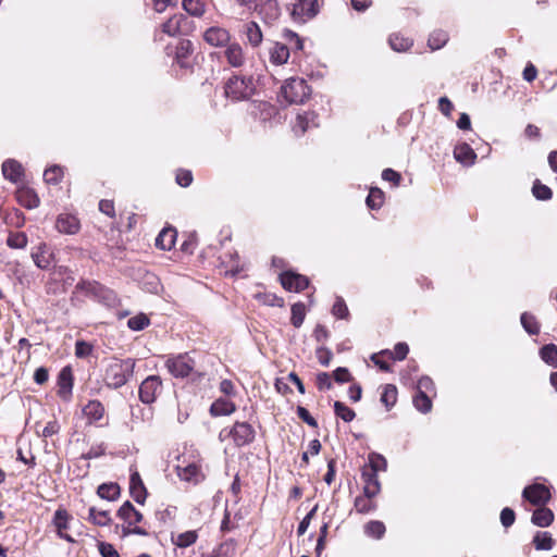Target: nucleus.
<instances>
[{
  "instance_id": "nucleus-36",
  "label": "nucleus",
  "mask_w": 557,
  "mask_h": 557,
  "mask_svg": "<svg viewBox=\"0 0 557 557\" xmlns=\"http://www.w3.org/2000/svg\"><path fill=\"white\" fill-rule=\"evenodd\" d=\"M374 497H367L364 494L356 497L354 507L359 513H369L376 509Z\"/></svg>"
},
{
  "instance_id": "nucleus-45",
  "label": "nucleus",
  "mask_w": 557,
  "mask_h": 557,
  "mask_svg": "<svg viewBox=\"0 0 557 557\" xmlns=\"http://www.w3.org/2000/svg\"><path fill=\"white\" fill-rule=\"evenodd\" d=\"M540 356L545 363L555 366L557 363V346L554 344L544 345L540 349Z\"/></svg>"
},
{
  "instance_id": "nucleus-59",
  "label": "nucleus",
  "mask_w": 557,
  "mask_h": 557,
  "mask_svg": "<svg viewBox=\"0 0 557 557\" xmlns=\"http://www.w3.org/2000/svg\"><path fill=\"white\" fill-rule=\"evenodd\" d=\"M98 550L102 557H120V554L115 547L107 542H99Z\"/></svg>"
},
{
  "instance_id": "nucleus-40",
  "label": "nucleus",
  "mask_w": 557,
  "mask_h": 557,
  "mask_svg": "<svg viewBox=\"0 0 557 557\" xmlns=\"http://www.w3.org/2000/svg\"><path fill=\"white\" fill-rule=\"evenodd\" d=\"M383 202H384V193L377 187H372L369 191L367 199H366L367 206L371 210H377L383 206Z\"/></svg>"
},
{
  "instance_id": "nucleus-46",
  "label": "nucleus",
  "mask_w": 557,
  "mask_h": 557,
  "mask_svg": "<svg viewBox=\"0 0 557 557\" xmlns=\"http://www.w3.org/2000/svg\"><path fill=\"white\" fill-rule=\"evenodd\" d=\"M183 9L193 16H201L205 13V4L201 0H183Z\"/></svg>"
},
{
  "instance_id": "nucleus-50",
  "label": "nucleus",
  "mask_w": 557,
  "mask_h": 557,
  "mask_svg": "<svg viewBox=\"0 0 557 557\" xmlns=\"http://www.w3.org/2000/svg\"><path fill=\"white\" fill-rule=\"evenodd\" d=\"M150 324L149 318L145 313H139L135 317H132L127 321V326L132 331H143Z\"/></svg>"
},
{
  "instance_id": "nucleus-9",
  "label": "nucleus",
  "mask_w": 557,
  "mask_h": 557,
  "mask_svg": "<svg viewBox=\"0 0 557 557\" xmlns=\"http://www.w3.org/2000/svg\"><path fill=\"white\" fill-rule=\"evenodd\" d=\"M282 286L289 292H301L309 285V278L294 271H285L280 275Z\"/></svg>"
},
{
  "instance_id": "nucleus-31",
  "label": "nucleus",
  "mask_w": 557,
  "mask_h": 557,
  "mask_svg": "<svg viewBox=\"0 0 557 557\" xmlns=\"http://www.w3.org/2000/svg\"><path fill=\"white\" fill-rule=\"evenodd\" d=\"M83 412L88 420L99 421L103 417L104 408L100 401L90 400L86 406H84Z\"/></svg>"
},
{
  "instance_id": "nucleus-3",
  "label": "nucleus",
  "mask_w": 557,
  "mask_h": 557,
  "mask_svg": "<svg viewBox=\"0 0 557 557\" xmlns=\"http://www.w3.org/2000/svg\"><path fill=\"white\" fill-rule=\"evenodd\" d=\"M255 92L256 85L252 76L234 75L224 86L225 97L233 101L248 100Z\"/></svg>"
},
{
  "instance_id": "nucleus-54",
  "label": "nucleus",
  "mask_w": 557,
  "mask_h": 557,
  "mask_svg": "<svg viewBox=\"0 0 557 557\" xmlns=\"http://www.w3.org/2000/svg\"><path fill=\"white\" fill-rule=\"evenodd\" d=\"M332 314L338 319H347L349 315L348 308L345 300L342 297H337L333 307Z\"/></svg>"
},
{
  "instance_id": "nucleus-30",
  "label": "nucleus",
  "mask_w": 557,
  "mask_h": 557,
  "mask_svg": "<svg viewBox=\"0 0 557 557\" xmlns=\"http://www.w3.org/2000/svg\"><path fill=\"white\" fill-rule=\"evenodd\" d=\"M245 35L252 47H258L262 42V32L256 22H249L245 25Z\"/></svg>"
},
{
  "instance_id": "nucleus-12",
  "label": "nucleus",
  "mask_w": 557,
  "mask_h": 557,
  "mask_svg": "<svg viewBox=\"0 0 557 557\" xmlns=\"http://www.w3.org/2000/svg\"><path fill=\"white\" fill-rule=\"evenodd\" d=\"M203 40L212 47H222L228 44L231 36L227 29L212 26L203 33Z\"/></svg>"
},
{
  "instance_id": "nucleus-2",
  "label": "nucleus",
  "mask_w": 557,
  "mask_h": 557,
  "mask_svg": "<svg viewBox=\"0 0 557 557\" xmlns=\"http://www.w3.org/2000/svg\"><path fill=\"white\" fill-rule=\"evenodd\" d=\"M310 95L311 88L304 78L290 77L282 85L278 97L287 104H301Z\"/></svg>"
},
{
  "instance_id": "nucleus-35",
  "label": "nucleus",
  "mask_w": 557,
  "mask_h": 557,
  "mask_svg": "<svg viewBox=\"0 0 557 557\" xmlns=\"http://www.w3.org/2000/svg\"><path fill=\"white\" fill-rule=\"evenodd\" d=\"M363 530L367 536L380 540L384 536L386 528L382 521L371 520L364 524Z\"/></svg>"
},
{
  "instance_id": "nucleus-41",
  "label": "nucleus",
  "mask_w": 557,
  "mask_h": 557,
  "mask_svg": "<svg viewBox=\"0 0 557 557\" xmlns=\"http://www.w3.org/2000/svg\"><path fill=\"white\" fill-rule=\"evenodd\" d=\"M381 401L389 410L397 401V388L392 384H387L384 386Z\"/></svg>"
},
{
  "instance_id": "nucleus-17",
  "label": "nucleus",
  "mask_w": 557,
  "mask_h": 557,
  "mask_svg": "<svg viewBox=\"0 0 557 557\" xmlns=\"http://www.w3.org/2000/svg\"><path fill=\"white\" fill-rule=\"evenodd\" d=\"M16 199L21 206L26 209H35L40 200L36 191L29 187H22L16 191Z\"/></svg>"
},
{
  "instance_id": "nucleus-22",
  "label": "nucleus",
  "mask_w": 557,
  "mask_h": 557,
  "mask_svg": "<svg viewBox=\"0 0 557 557\" xmlns=\"http://www.w3.org/2000/svg\"><path fill=\"white\" fill-rule=\"evenodd\" d=\"M58 384H59V395L62 398H66L73 387V374L70 367H64L58 376Z\"/></svg>"
},
{
  "instance_id": "nucleus-25",
  "label": "nucleus",
  "mask_w": 557,
  "mask_h": 557,
  "mask_svg": "<svg viewBox=\"0 0 557 557\" xmlns=\"http://www.w3.org/2000/svg\"><path fill=\"white\" fill-rule=\"evenodd\" d=\"M259 14L265 23L271 24L276 21L281 14L277 0H267L260 8Z\"/></svg>"
},
{
  "instance_id": "nucleus-64",
  "label": "nucleus",
  "mask_w": 557,
  "mask_h": 557,
  "mask_svg": "<svg viewBox=\"0 0 557 557\" xmlns=\"http://www.w3.org/2000/svg\"><path fill=\"white\" fill-rule=\"evenodd\" d=\"M160 286H161L160 281L156 275H153V274L146 275L145 287H146L147 292L157 294L160 289Z\"/></svg>"
},
{
  "instance_id": "nucleus-32",
  "label": "nucleus",
  "mask_w": 557,
  "mask_h": 557,
  "mask_svg": "<svg viewBox=\"0 0 557 557\" xmlns=\"http://www.w3.org/2000/svg\"><path fill=\"white\" fill-rule=\"evenodd\" d=\"M100 498L107 500H115L120 496V486L116 483H102L97 488Z\"/></svg>"
},
{
  "instance_id": "nucleus-15",
  "label": "nucleus",
  "mask_w": 557,
  "mask_h": 557,
  "mask_svg": "<svg viewBox=\"0 0 557 557\" xmlns=\"http://www.w3.org/2000/svg\"><path fill=\"white\" fill-rule=\"evenodd\" d=\"M116 515L121 520H123L128 525H136L144 519L141 512L138 511L129 500H126L119 508Z\"/></svg>"
},
{
  "instance_id": "nucleus-1",
  "label": "nucleus",
  "mask_w": 557,
  "mask_h": 557,
  "mask_svg": "<svg viewBox=\"0 0 557 557\" xmlns=\"http://www.w3.org/2000/svg\"><path fill=\"white\" fill-rule=\"evenodd\" d=\"M135 360L114 359L107 368L104 381L108 387L120 388L134 375Z\"/></svg>"
},
{
  "instance_id": "nucleus-56",
  "label": "nucleus",
  "mask_w": 557,
  "mask_h": 557,
  "mask_svg": "<svg viewBox=\"0 0 557 557\" xmlns=\"http://www.w3.org/2000/svg\"><path fill=\"white\" fill-rule=\"evenodd\" d=\"M67 522H69V515H67L66 510L58 509L53 516V523H54L55 528L58 529V533H60L62 530L67 529Z\"/></svg>"
},
{
  "instance_id": "nucleus-51",
  "label": "nucleus",
  "mask_w": 557,
  "mask_h": 557,
  "mask_svg": "<svg viewBox=\"0 0 557 557\" xmlns=\"http://www.w3.org/2000/svg\"><path fill=\"white\" fill-rule=\"evenodd\" d=\"M408 352H409V346L404 342L397 343L395 345L393 351H391V350L381 351L382 355L386 354L394 360H399V361L404 360L407 357Z\"/></svg>"
},
{
  "instance_id": "nucleus-8",
  "label": "nucleus",
  "mask_w": 557,
  "mask_h": 557,
  "mask_svg": "<svg viewBox=\"0 0 557 557\" xmlns=\"http://www.w3.org/2000/svg\"><path fill=\"white\" fill-rule=\"evenodd\" d=\"M190 21L184 14H174L161 26L164 34L175 37L186 35L189 29Z\"/></svg>"
},
{
  "instance_id": "nucleus-33",
  "label": "nucleus",
  "mask_w": 557,
  "mask_h": 557,
  "mask_svg": "<svg viewBox=\"0 0 557 557\" xmlns=\"http://www.w3.org/2000/svg\"><path fill=\"white\" fill-rule=\"evenodd\" d=\"M555 544L549 532L537 531L533 537V545L537 550H550Z\"/></svg>"
},
{
  "instance_id": "nucleus-18",
  "label": "nucleus",
  "mask_w": 557,
  "mask_h": 557,
  "mask_svg": "<svg viewBox=\"0 0 557 557\" xmlns=\"http://www.w3.org/2000/svg\"><path fill=\"white\" fill-rule=\"evenodd\" d=\"M55 228L60 233L73 235L79 230V222L74 215L61 214L55 221Z\"/></svg>"
},
{
  "instance_id": "nucleus-52",
  "label": "nucleus",
  "mask_w": 557,
  "mask_h": 557,
  "mask_svg": "<svg viewBox=\"0 0 557 557\" xmlns=\"http://www.w3.org/2000/svg\"><path fill=\"white\" fill-rule=\"evenodd\" d=\"M282 37L290 46L289 48L296 50H301L304 48L302 39L297 33L285 28L282 33Z\"/></svg>"
},
{
  "instance_id": "nucleus-26",
  "label": "nucleus",
  "mask_w": 557,
  "mask_h": 557,
  "mask_svg": "<svg viewBox=\"0 0 557 557\" xmlns=\"http://www.w3.org/2000/svg\"><path fill=\"white\" fill-rule=\"evenodd\" d=\"M194 47L190 40L183 39L178 42L175 52V60L181 67H188L189 64L186 61L193 53Z\"/></svg>"
},
{
  "instance_id": "nucleus-24",
  "label": "nucleus",
  "mask_w": 557,
  "mask_h": 557,
  "mask_svg": "<svg viewBox=\"0 0 557 557\" xmlns=\"http://www.w3.org/2000/svg\"><path fill=\"white\" fill-rule=\"evenodd\" d=\"M290 48L286 44L274 42L270 49V61L275 65L285 64L289 59Z\"/></svg>"
},
{
  "instance_id": "nucleus-43",
  "label": "nucleus",
  "mask_w": 557,
  "mask_h": 557,
  "mask_svg": "<svg viewBox=\"0 0 557 557\" xmlns=\"http://www.w3.org/2000/svg\"><path fill=\"white\" fill-rule=\"evenodd\" d=\"M521 325L530 335H536L540 332V325L535 317L529 312H523L520 318Z\"/></svg>"
},
{
  "instance_id": "nucleus-23",
  "label": "nucleus",
  "mask_w": 557,
  "mask_h": 557,
  "mask_svg": "<svg viewBox=\"0 0 557 557\" xmlns=\"http://www.w3.org/2000/svg\"><path fill=\"white\" fill-rule=\"evenodd\" d=\"M531 521L540 528L549 527L554 521V512L544 506H539L532 513Z\"/></svg>"
},
{
  "instance_id": "nucleus-37",
  "label": "nucleus",
  "mask_w": 557,
  "mask_h": 557,
  "mask_svg": "<svg viewBox=\"0 0 557 557\" xmlns=\"http://www.w3.org/2000/svg\"><path fill=\"white\" fill-rule=\"evenodd\" d=\"M88 512L89 520L99 527L109 525L112 521L110 512L108 510H98L95 507H90Z\"/></svg>"
},
{
  "instance_id": "nucleus-5",
  "label": "nucleus",
  "mask_w": 557,
  "mask_h": 557,
  "mask_svg": "<svg viewBox=\"0 0 557 557\" xmlns=\"http://www.w3.org/2000/svg\"><path fill=\"white\" fill-rule=\"evenodd\" d=\"M227 436L232 437L235 446L243 447L253 442L256 431L248 422H235L227 431Z\"/></svg>"
},
{
  "instance_id": "nucleus-4",
  "label": "nucleus",
  "mask_w": 557,
  "mask_h": 557,
  "mask_svg": "<svg viewBox=\"0 0 557 557\" xmlns=\"http://www.w3.org/2000/svg\"><path fill=\"white\" fill-rule=\"evenodd\" d=\"M165 367L173 376L183 379L193 372L195 360L187 352L180 354L170 356L165 361Z\"/></svg>"
},
{
  "instance_id": "nucleus-21",
  "label": "nucleus",
  "mask_w": 557,
  "mask_h": 557,
  "mask_svg": "<svg viewBox=\"0 0 557 557\" xmlns=\"http://www.w3.org/2000/svg\"><path fill=\"white\" fill-rule=\"evenodd\" d=\"M456 161L463 165H472L476 159L474 150L466 143L459 144L454 149Z\"/></svg>"
},
{
  "instance_id": "nucleus-11",
  "label": "nucleus",
  "mask_w": 557,
  "mask_h": 557,
  "mask_svg": "<svg viewBox=\"0 0 557 557\" xmlns=\"http://www.w3.org/2000/svg\"><path fill=\"white\" fill-rule=\"evenodd\" d=\"M318 12L317 0H296L293 5L292 14L295 20L305 21L314 17Z\"/></svg>"
},
{
  "instance_id": "nucleus-48",
  "label": "nucleus",
  "mask_w": 557,
  "mask_h": 557,
  "mask_svg": "<svg viewBox=\"0 0 557 557\" xmlns=\"http://www.w3.org/2000/svg\"><path fill=\"white\" fill-rule=\"evenodd\" d=\"M306 317V307L302 302H296L292 306L290 322L295 327H300Z\"/></svg>"
},
{
  "instance_id": "nucleus-28",
  "label": "nucleus",
  "mask_w": 557,
  "mask_h": 557,
  "mask_svg": "<svg viewBox=\"0 0 557 557\" xmlns=\"http://www.w3.org/2000/svg\"><path fill=\"white\" fill-rule=\"evenodd\" d=\"M176 232L173 228L162 230L156 238V246L162 250H170L175 244Z\"/></svg>"
},
{
  "instance_id": "nucleus-47",
  "label": "nucleus",
  "mask_w": 557,
  "mask_h": 557,
  "mask_svg": "<svg viewBox=\"0 0 557 557\" xmlns=\"http://www.w3.org/2000/svg\"><path fill=\"white\" fill-rule=\"evenodd\" d=\"M386 468H387V461L382 455H380L377 453H371L369 455L368 471H374V473L377 474L379 471H385Z\"/></svg>"
},
{
  "instance_id": "nucleus-49",
  "label": "nucleus",
  "mask_w": 557,
  "mask_h": 557,
  "mask_svg": "<svg viewBox=\"0 0 557 557\" xmlns=\"http://www.w3.org/2000/svg\"><path fill=\"white\" fill-rule=\"evenodd\" d=\"M63 176V169L60 165H51L50 168L46 169L44 172V180L48 184H58L61 182Z\"/></svg>"
},
{
  "instance_id": "nucleus-44",
  "label": "nucleus",
  "mask_w": 557,
  "mask_h": 557,
  "mask_svg": "<svg viewBox=\"0 0 557 557\" xmlns=\"http://www.w3.org/2000/svg\"><path fill=\"white\" fill-rule=\"evenodd\" d=\"M334 412L336 417L342 419L344 422H351L356 417V413L351 408L338 400L334 403Z\"/></svg>"
},
{
  "instance_id": "nucleus-27",
  "label": "nucleus",
  "mask_w": 557,
  "mask_h": 557,
  "mask_svg": "<svg viewBox=\"0 0 557 557\" xmlns=\"http://www.w3.org/2000/svg\"><path fill=\"white\" fill-rule=\"evenodd\" d=\"M236 410L234 403L225 398H219L212 403L210 413L213 417L228 416Z\"/></svg>"
},
{
  "instance_id": "nucleus-42",
  "label": "nucleus",
  "mask_w": 557,
  "mask_h": 557,
  "mask_svg": "<svg viewBox=\"0 0 557 557\" xmlns=\"http://www.w3.org/2000/svg\"><path fill=\"white\" fill-rule=\"evenodd\" d=\"M27 243V236L23 232H11L7 238V245L13 249H23Z\"/></svg>"
},
{
  "instance_id": "nucleus-29",
  "label": "nucleus",
  "mask_w": 557,
  "mask_h": 557,
  "mask_svg": "<svg viewBox=\"0 0 557 557\" xmlns=\"http://www.w3.org/2000/svg\"><path fill=\"white\" fill-rule=\"evenodd\" d=\"M198 539V533L195 530H189L183 533L177 534L176 536L172 535V543L178 548H187L196 543Z\"/></svg>"
},
{
  "instance_id": "nucleus-60",
  "label": "nucleus",
  "mask_w": 557,
  "mask_h": 557,
  "mask_svg": "<svg viewBox=\"0 0 557 557\" xmlns=\"http://www.w3.org/2000/svg\"><path fill=\"white\" fill-rule=\"evenodd\" d=\"M176 183L182 187H188L193 183V174L189 170H178L175 177Z\"/></svg>"
},
{
  "instance_id": "nucleus-55",
  "label": "nucleus",
  "mask_w": 557,
  "mask_h": 557,
  "mask_svg": "<svg viewBox=\"0 0 557 557\" xmlns=\"http://www.w3.org/2000/svg\"><path fill=\"white\" fill-rule=\"evenodd\" d=\"M417 392L435 395V385L433 380L428 375L420 377L417 382Z\"/></svg>"
},
{
  "instance_id": "nucleus-6",
  "label": "nucleus",
  "mask_w": 557,
  "mask_h": 557,
  "mask_svg": "<svg viewBox=\"0 0 557 557\" xmlns=\"http://www.w3.org/2000/svg\"><path fill=\"white\" fill-rule=\"evenodd\" d=\"M162 392V381L159 375H149L139 386V399L150 405L156 401L158 395Z\"/></svg>"
},
{
  "instance_id": "nucleus-38",
  "label": "nucleus",
  "mask_w": 557,
  "mask_h": 557,
  "mask_svg": "<svg viewBox=\"0 0 557 557\" xmlns=\"http://www.w3.org/2000/svg\"><path fill=\"white\" fill-rule=\"evenodd\" d=\"M412 403L414 408L422 413H428L432 409V400L430 394L417 392L413 396Z\"/></svg>"
},
{
  "instance_id": "nucleus-57",
  "label": "nucleus",
  "mask_w": 557,
  "mask_h": 557,
  "mask_svg": "<svg viewBox=\"0 0 557 557\" xmlns=\"http://www.w3.org/2000/svg\"><path fill=\"white\" fill-rule=\"evenodd\" d=\"M199 468L196 465H188L184 468H178V476L185 481H191L197 478Z\"/></svg>"
},
{
  "instance_id": "nucleus-34",
  "label": "nucleus",
  "mask_w": 557,
  "mask_h": 557,
  "mask_svg": "<svg viewBox=\"0 0 557 557\" xmlns=\"http://www.w3.org/2000/svg\"><path fill=\"white\" fill-rule=\"evenodd\" d=\"M388 44L391 48L396 52L408 51L413 45L410 38L400 36L398 34L391 35L388 38Z\"/></svg>"
},
{
  "instance_id": "nucleus-19",
  "label": "nucleus",
  "mask_w": 557,
  "mask_h": 557,
  "mask_svg": "<svg viewBox=\"0 0 557 557\" xmlns=\"http://www.w3.org/2000/svg\"><path fill=\"white\" fill-rule=\"evenodd\" d=\"M224 54L227 60V63L233 67H240L245 63V55H244L243 48L237 42L230 44L226 47Z\"/></svg>"
},
{
  "instance_id": "nucleus-62",
  "label": "nucleus",
  "mask_w": 557,
  "mask_h": 557,
  "mask_svg": "<svg viewBox=\"0 0 557 557\" xmlns=\"http://www.w3.org/2000/svg\"><path fill=\"white\" fill-rule=\"evenodd\" d=\"M333 376L335 382L342 384L352 381V376L349 370L345 367H338L334 372Z\"/></svg>"
},
{
  "instance_id": "nucleus-61",
  "label": "nucleus",
  "mask_w": 557,
  "mask_h": 557,
  "mask_svg": "<svg viewBox=\"0 0 557 557\" xmlns=\"http://www.w3.org/2000/svg\"><path fill=\"white\" fill-rule=\"evenodd\" d=\"M92 351V346L84 341H77L75 344V355L77 358H86Z\"/></svg>"
},
{
  "instance_id": "nucleus-53",
  "label": "nucleus",
  "mask_w": 557,
  "mask_h": 557,
  "mask_svg": "<svg viewBox=\"0 0 557 557\" xmlns=\"http://www.w3.org/2000/svg\"><path fill=\"white\" fill-rule=\"evenodd\" d=\"M532 194L539 200H549L553 197L552 189L540 181L533 184Z\"/></svg>"
},
{
  "instance_id": "nucleus-20",
  "label": "nucleus",
  "mask_w": 557,
  "mask_h": 557,
  "mask_svg": "<svg viewBox=\"0 0 557 557\" xmlns=\"http://www.w3.org/2000/svg\"><path fill=\"white\" fill-rule=\"evenodd\" d=\"M2 174L10 182L17 183L23 175V166L16 160L8 159L2 163Z\"/></svg>"
},
{
  "instance_id": "nucleus-16",
  "label": "nucleus",
  "mask_w": 557,
  "mask_h": 557,
  "mask_svg": "<svg viewBox=\"0 0 557 557\" xmlns=\"http://www.w3.org/2000/svg\"><path fill=\"white\" fill-rule=\"evenodd\" d=\"M53 253L47 244L42 243L37 247L36 251L32 252V258L36 267L42 270L49 269L52 262Z\"/></svg>"
},
{
  "instance_id": "nucleus-39",
  "label": "nucleus",
  "mask_w": 557,
  "mask_h": 557,
  "mask_svg": "<svg viewBox=\"0 0 557 557\" xmlns=\"http://www.w3.org/2000/svg\"><path fill=\"white\" fill-rule=\"evenodd\" d=\"M448 41V34L443 29H437L431 33L428 39V45L432 50H438Z\"/></svg>"
},
{
  "instance_id": "nucleus-14",
  "label": "nucleus",
  "mask_w": 557,
  "mask_h": 557,
  "mask_svg": "<svg viewBox=\"0 0 557 557\" xmlns=\"http://www.w3.org/2000/svg\"><path fill=\"white\" fill-rule=\"evenodd\" d=\"M129 493H131V496L133 497V499L137 504L143 505L146 502L148 493H147L145 484L137 471H134L131 473Z\"/></svg>"
},
{
  "instance_id": "nucleus-58",
  "label": "nucleus",
  "mask_w": 557,
  "mask_h": 557,
  "mask_svg": "<svg viewBox=\"0 0 557 557\" xmlns=\"http://www.w3.org/2000/svg\"><path fill=\"white\" fill-rule=\"evenodd\" d=\"M515 520H516V513L511 508L505 507L500 511V522L504 528L507 529V528L511 527L515 523Z\"/></svg>"
},
{
  "instance_id": "nucleus-10",
  "label": "nucleus",
  "mask_w": 557,
  "mask_h": 557,
  "mask_svg": "<svg viewBox=\"0 0 557 557\" xmlns=\"http://www.w3.org/2000/svg\"><path fill=\"white\" fill-rule=\"evenodd\" d=\"M318 114L313 111L299 112L293 125L296 136H302L307 131L318 127Z\"/></svg>"
},
{
  "instance_id": "nucleus-7",
  "label": "nucleus",
  "mask_w": 557,
  "mask_h": 557,
  "mask_svg": "<svg viewBox=\"0 0 557 557\" xmlns=\"http://www.w3.org/2000/svg\"><path fill=\"white\" fill-rule=\"evenodd\" d=\"M522 497L534 506H544L549 502L552 495L546 485L534 483L523 488Z\"/></svg>"
},
{
  "instance_id": "nucleus-13",
  "label": "nucleus",
  "mask_w": 557,
  "mask_h": 557,
  "mask_svg": "<svg viewBox=\"0 0 557 557\" xmlns=\"http://www.w3.org/2000/svg\"><path fill=\"white\" fill-rule=\"evenodd\" d=\"M361 479L364 483L363 493L367 497H375L381 492V483L374 471H368V467L361 470Z\"/></svg>"
},
{
  "instance_id": "nucleus-63",
  "label": "nucleus",
  "mask_w": 557,
  "mask_h": 557,
  "mask_svg": "<svg viewBox=\"0 0 557 557\" xmlns=\"http://www.w3.org/2000/svg\"><path fill=\"white\" fill-rule=\"evenodd\" d=\"M332 386L331 375L327 372H321L317 375V387L320 391L331 389Z\"/></svg>"
}]
</instances>
